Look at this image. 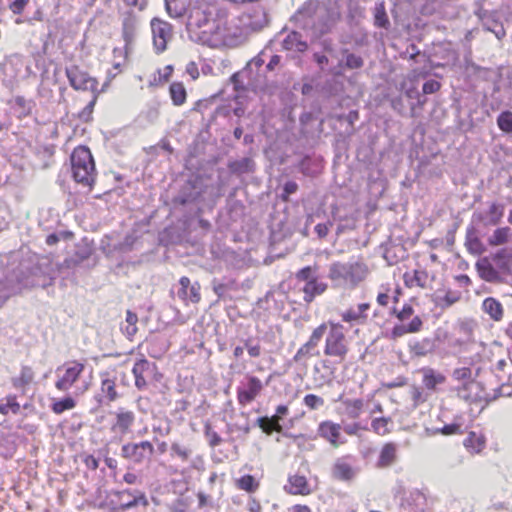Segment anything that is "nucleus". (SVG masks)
<instances>
[{
    "instance_id": "obj_29",
    "label": "nucleus",
    "mask_w": 512,
    "mask_h": 512,
    "mask_svg": "<svg viewBox=\"0 0 512 512\" xmlns=\"http://www.w3.org/2000/svg\"><path fill=\"white\" fill-rule=\"evenodd\" d=\"M333 476L339 480H350L354 477V471L344 459H338L333 465Z\"/></svg>"
},
{
    "instance_id": "obj_15",
    "label": "nucleus",
    "mask_w": 512,
    "mask_h": 512,
    "mask_svg": "<svg viewBox=\"0 0 512 512\" xmlns=\"http://www.w3.org/2000/svg\"><path fill=\"white\" fill-rule=\"evenodd\" d=\"M119 499L122 501L120 509L122 511L128 510L139 504L147 505V499L144 493L140 491L124 490L116 493Z\"/></svg>"
},
{
    "instance_id": "obj_4",
    "label": "nucleus",
    "mask_w": 512,
    "mask_h": 512,
    "mask_svg": "<svg viewBox=\"0 0 512 512\" xmlns=\"http://www.w3.org/2000/svg\"><path fill=\"white\" fill-rule=\"evenodd\" d=\"M226 11L216 1L196 0L189 10L187 28L192 32L208 28Z\"/></svg>"
},
{
    "instance_id": "obj_59",
    "label": "nucleus",
    "mask_w": 512,
    "mask_h": 512,
    "mask_svg": "<svg viewBox=\"0 0 512 512\" xmlns=\"http://www.w3.org/2000/svg\"><path fill=\"white\" fill-rule=\"evenodd\" d=\"M28 3H29V0H13L9 4V9L13 14L21 15L24 12Z\"/></svg>"
},
{
    "instance_id": "obj_40",
    "label": "nucleus",
    "mask_w": 512,
    "mask_h": 512,
    "mask_svg": "<svg viewBox=\"0 0 512 512\" xmlns=\"http://www.w3.org/2000/svg\"><path fill=\"white\" fill-rule=\"evenodd\" d=\"M75 406L76 401L74 400V398L71 396H67L63 399L54 401L51 408L55 414H62L66 410H71L75 408Z\"/></svg>"
},
{
    "instance_id": "obj_61",
    "label": "nucleus",
    "mask_w": 512,
    "mask_h": 512,
    "mask_svg": "<svg viewBox=\"0 0 512 512\" xmlns=\"http://www.w3.org/2000/svg\"><path fill=\"white\" fill-rule=\"evenodd\" d=\"M283 226H272V229L270 230V242L272 245L280 242L285 234L283 232Z\"/></svg>"
},
{
    "instance_id": "obj_51",
    "label": "nucleus",
    "mask_w": 512,
    "mask_h": 512,
    "mask_svg": "<svg viewBox=\"0 0 512 512\" xmlns=\"http://www.w3.org/2000/svg\"><path fill=\"white\" fill-rule=\"evenodd\" d=\"M303 403L311 410H318L324 405V399L320 396H317L315 394H307L304 399Z\"/></svg>"
},
{
    "instance_id": "obj_27",
    "label": "nucleus",
    "mask_w": 512,
    "mask_h": 512,
    "mask_svg": "<svg viewBox=\"0 0 512 512\" xmlns=\"http://www.w3.org/2000/svg\"><path fill=\"white\" fill-rule=\"evenodd\" d=\"M151 364L145 360H139L134 364L132 369V373L135 377V385L138 389H143L146 387L145 373L150 369Z\"/></svg>"
},
{
    "instance_id": "obj_1",
    "label": "nucleus",
    "mask_w": 512,
    "mask_h": 512,
    "mask_svg": "<svg viewBox=\"0 0 512 512\" xmlns=\"http://www.w3.org/2000/svg\"><path fill=\"white\" fill-rule=\"evenodd\" d=\"M241 39V28L229 20L227 11L198 33V40L211 48H233L241 43Z\"/></svg>"
},
{
    "instance_id": "obj_30",
    "label": "nucleus",
    "mask_w": 512,
    "mask_h": 512,
    "mask_svg": "<svg viewBox=\"0 0 512 512\" xmlns=\"http://www.w3.org/2000/svg\"><path fill=\"white\" fill-rule=\"evenodd\" d=\"M280 416L273 415L272 417H260L257 419V425L262 429V431L268 435H270L273 431L281 432L282 426L280 425Z\"/></svg>"
},
{
    "instance_id": "obj_63",
    "label": "nucleus",
    "mask_w": 512,
    "mask_h": 512,
    "mask_svg": "<svg viewBox=\"0 0 512 512\" xmlns=\"http://www.w3.org/2000/svg\"><path fill=\"white\" fill-rule=\"evenodd\" d=\"M405 325L409 333H417L421 330L423 322L419 316H415L410 323Z\"/></svg>"
},
{
    "instance_id": "obj_45",
    "label": "nucleus",
    "mask_w": 512,
    "mask_h": 512,
    "mask_svg": "<svg viewBox=\"0 0 512 512\" xmlns=\"http://www.w3.org/2000/svg\"><path fill=\"white\" fill-rule=\"evenodd\" d=\"M126 325L122 328L124 333L129 337H133L137 332V322L138 317L135 313L131 312L130 310L126 313Z\"/></svg>"
},
{
    "instance_id": "obj_39",
    "label": "nucleus",
    "mask_w": 512,
    "mask_h": 512,
    "mask_svg": "<svg viewBox=\"0 0 512 512\" xmlns=\"http://www.w3.org/2000/svg\"><path fill=\"white\" fill-rule=\"evenodd\" d=\"M33 379H34L33 370L28 366H24L21 369L20 376L17 378H14L12 380V383L15 388H23L26 385L30 384L33 381Z\"/></svg>"
},
{
    "instance_id": "obj_13",
    "label": "nucleus",
    "mask_w": 512,
    "mask_h": 512,
    "mask_svg": "<svg viewBox=\"0 0 512 512\" xmlns=\"http://www.w3.org/2000/svg\"><path fill=\"white\" fill-rule=\"evenodd\" d=\"M341 426L331 421H324L319 424L318 434L326 439L334 448L344 443L341 439Z\"/></svg>"
},
{
    "instance_id": "obj_25",
    "label": "nucleus",
    "mask_w": 512,
    "mask_h": 512,
    "mask_svg": "<svg viewBox=\"0 0 512 512\" xmlns=\"http://www.w3.org/2000/svg\"><path fill=\"white\" fill-rule=\"evenodd\" d=\"M326 289L327 284L319 282L317 278L309 280L303 287L304 301L308 303L312 302L316 296L324 293Z\"/></svg>"
},
{
    "instance_id": "obj_48",
    "label": "nucleus",
    "mask_w": 512,
    "mask_h": 512,
    "mask_svg": "<svg viewBox=\"0 0 512 512\" xmlns=\"http://www.w3.org/2000/svg\"><path fill=\"white\" fill-rule=\"evenodd\" d=\"M509 228L503 227L494 231L493 235L489 237V243L491 245H502L508 241Z\"/></svg>"
},
{
    "instance_id": "obj_41",
    "label": "nucleus",
    "mask_w": 512,
    "mask_h": 512,
    "mask_svg": "<svg viewBox=\"0 0 512 512\" xmlns=\"http://www.w3.org/2000/svg\"><path fill=\"white\" fill-rule=\"evenodd\" d=\"M497 125L502 132L512 133V112L509 110L502 111L497 117Z\"/></svg>"
},
{
    "instance_id": "obj_22",
    "label": "nucleus",
    "mask_w": 512,
    "mask_h": 512,
    "mask_svg": "<svg viewBox=\"0 0 512 512\" xmlns=\"http://www.w3.org/2000/svg\"><path fill=\"white\" fill-rule=\"evenodd\" d=\"M397 459V445L395 443H386L379 454L377 466L379 468H386L395 463Z\"/></svg>"
},
{
    "instance_id": "obj_53",
    "label": "nucleus",
    "mask_w": 512,
    "mask_h": 512,
    "mask_svg": "<svg viewBox=\"0 0 512 512\" xmlns=\"http://www.w3.org/2000/svg\"><path fill=\"white\" fill-rule=\"evenodd\" d=\"M364 61L361 56L349 53L345 58V67L348 69H359L363 66Z\"/></svg>"
},
{
    "instance_id": "obj_55",
    "label": "nucleus",
    "mask_w": 512,
    "mask_h": 512,
    "mask_svg": "<svg viewBox=\"0 0 512 512\" xmlns=\"http://www.w3.org/2000/svg\"><path fill=\"white\" fill-rule=\"evenodd\" d=\"M316 269L311 266H307L299 270L296 274V278L301 281H306V283L311 279H316L315 277Z\"/></svg>"
},
{
    "instance_id": "obj_35",
    "label": "nucleus",
    "mask_w": 512,
    "mask_h": 512,
    "mask_svg": "<svg viewBox=\"0 0 512 512\" xmlns=\"http://www.w3.org/2000/svg\"><path fill=\"white\" fill-rule=\"evenodd\" d=\"M345 413L349 418L356 419L360 416L364 403L361 399H346L343 402Z\"/></svg>"
},
{
    "instance_id": "obj_23",
    "label": "nucleus",
    "mask_w": 512,
    "mask_h": 512,
    "mask_svg": "<svg viewBox=\"0 0 512 512\" xmlns=\"http://www.w3.org/2000/svg\"><path fill=\"white\" fill-rule=\"evenodd\" d=\"M137 16L133 11H128L124 14L122 20V36L126 43H130L136 32Z\"/></svg>"
},
{
    "instance_id": "obj_10",
    "label": "nucleus",
    "mask_w": 512,
    "mask_h": 512,
    "mask_svg": "<svg viewBox=\"0 0 512 512\" xmlns=\"http://www.w3.org/2000/svg\"><path fill=\"white\" fill-rule=\"evenodd\" d=\"M247 382L243 387L238 388L237 398L241 405L245 406L251 403L262 391L263 384L255 376H247Z\"/></svg>"
},
{
    "instance_id": "obj_19",
    "label": "nucleus",
    "mask_w": 512,
    "mask_h": 512,
    "mask_svg": "<svg viewBox=\"0 0 512 512\" xmlns=\"http://www.w3.org/2000/svg\"><path fill=\"white\" fill-rule=\"evenodd\" d=\"M435 350L434 340L430 338H424L418 341L411 342L409 344V352L411 357H425Z\"/></svg>"
},
{
    "instance_id": "obj_57",
    "label": "nucleus",
    "mask_w": 512,
    "mask_h": 512,
    "mask_svg": "<svg viewBox=\"0 0 512 512\" xmlns=\"http://www.w3.org/2000/svg\"><path fill=\"white\" fill-rule=\"evenodd\" d=\"M441 432L444 435H453V434H461L463 432L462 425L458 423H451L445 425L441 429H437L435 433Z\"/></svg>"
},
{
    "instance_id": "obj_64",
    "label": "nucleus",
    "mask_w": 512,
    "mask_h": 512,
    "mask_svg": "<svg viewBox=\"0 0 512 512\" xmlns=\"http://www.w3.org/2000/svg\"><path fill=\"white\" fill-rule=\"evenodd\" d=\"M414 313V310L412 308V306L410 305H405L402 310H400L399 312L396 313V316L397 318L400 320V321H405L407 319H409Z\"/></svg>"
},
{
    "instance_id": "obj_62",
    "label": "nucleus",
    "mask_w": 512,
    "mask_h": 512,
    "mask_svg": "<svg viewBox=\"0 0 512 512\" xmlns=\"http://www.w3.org/2000/svg\"><path fill=\"white\" fill-rule=\"evenodd\" d=\"M298 190V184L294 181H288L283 187L282 199L284 201L289 200V196Z\"/></svg>"
},
{
    "instance_id": "obj_7",
    "label": "nucleus",
    "mask_w": 512,
    "mask_h": 512,
    "mask_svg": "<svg viewBox=\"0 0 512 512\" xmlns=\"http://www.w3.org/2000/svg\"><path fill=\"white\" fill-rule=\"evenodd\" d=\"M66 76L73 89L91 91L93 93L92 100L88 104V107L92 109L97 101L98 81L91 77L86 71L82 70L78 65H72L66 68Z\"/></svg>"
},
{
    "instance_id": "obj_3",
    "label": "nucleus",
    "mask_w": 512,
    "mask_h": 512,
    "mask_svg": "<svg viewBox=\"0 0 512 512\" xmlns=\"http://www.w3.org/2000/svg\"><path fill=\"white\" fill-rule=\"evenodd\" d=\"M368 266L361 261L334 262L329 266L328 278L335 287L353 289L366 279Z\"/></svg>"
},
{
    "instance_id": "obj_14",
    "label": "nucleus",
    "mask_w": 512,
    "mask_h": 512,
    "mask_svg": "<svg viewBox=\"0 0 512 512\" xmlns=\"http://www.w3.org/2000/svg\"><path fill=\"white\" fill-rule=\"evenodd\" d=\"M181 288L178 291V296L182 300L198 303L201 299L200 285L198 282L191 284L188 277H182L179 281Z\"/></svg>"
},
{
    "instance_id": "obj_60",
    "label": "nucleus",
    "mask_w": 512,
    "mask_h": 512,
    "mask_svg": "<svg viewBox=\"0 0 512 512\" xmlns=\"http://www.w3.org/2000/svg\"><path fill=\"white\" fill-rule=\"evenodd\" d=\"M441 83L437 80H428L423 84L422 91L424 94H433L440 90Z\"/></svg>"
},
{
    "instance_id": "obj_50",
    "label": "nucleus",
    "mask_w": 512,
    "mask_h": 512,
    "mask_svg": "<svg viewBox=\"0 0 512 512\" xmlns=\"http://www.w3.org/2000/svg\"><path fill=\"white\" fill-rule=\"evenodd\" d=\"M9 411L13 414H18L20 411V404L16 401L15 396L7 397V402L5 404H0V413L6 415Z\"/></svg>"
},
{
    "instance_id": "obj_54",
    "label": "nucleus",
    "mask_w": 512,
    "mask_h": 512,
    "mask_svg": "<svg viewBox=\"0 0 512 512\" xmlns=\"http://www.w3.org/2000/svg\"><path fill=\"white\" fill-rule=\"evenodd\" d=\"M205 437L212 448L222 443V438L211 428L210 425L205 426Z\"/></svg>"
},
{
    "instance_id": "obj_2",
    "label": "nucleus",
    "mask_w": 512,
    "mask_h": 512,
    "mask_svg": "<svg viewBox=\"0 0 512 512\" xmlns=\"http://www.w3.org/2000/svg\"><path fill=\"white\" fill-rule=\"evenodd\" d=\"M73 180L81 186L92 190L97 180V169L94 157L87 146L75 147L70 156Z\"/></svg>"
},
{
    "instance_id": "obj_17",
    "label": "nucleus",
    "mask_w": 512,
    "mask_h": 512,
    "mask_svg": "<svg viewBox=\"0 0 512 512\" xmlns=\"http://www.w3.org/2000/svg\"><path fill=\"white\" fill-rule=\"evenodd\" d=\"M285 490L294 495H308L311 492L306 477L298 474L289 477Z\"/></svg>"
},
{
    "instance_id": "obj_34",
    "label": "nucleus",
    "mask_w": 512,
    "mask_h": 512,
    "mask_svg": "<svg viewBox=\"0 0 512 512\" xmlns=\"http://www.w3.org/2000/svg\"><path fill=\"white\" fill-rule=\"evenodd\" d=\"M101 392L108 402L115 401L118 398L115 380L111 379L107 375L103 376L101 380Z\"/></svg>"
},
{
    "instance_id": "obj_43",
    "label": "nucleus",
    "mask_w": 512,
    "mask_h": 512,
    "mask_svg": "<svg viewBox=\"0 0 512 512\" xmlns=\"http://www.w3.org/2000/svg\"><path fill=\"white\" fill-rule=\"evenodd\" d=\"M327 331V325L321 324L317 328H315L309 338V340L305 343L312 351L315 352L316 347L318 346L319 342L323 338Z\"/></svg>"
},
{
    "instance_id": "obj_20",
    "label": "nucleus",
    "mask_w": 512,
    "mask_h": 512,
    "mask_svg": "<svg viewBox=\"0 0 512 512\" xmlns=\"http://www.w3.org/2000/svg\"><path fill=\"white\" fill-rule=\"evenodd\" d=\"M165 9L171 18L183 17L191 8L192 0H164Z\"/></svg>"
},
{
    "instance_id": "obj_33",
    "label": "nucleus",
    "mask_w": 512,
    "mask_h": 512,
    "mask_svg": "<svg viewBox=\"0 0 512 512\" xmlns=\"http://www.w3.org/2000/svg\"><path fill=\"white\" fill-rule=\"evenodd\" d=\"M171 457H177L182 462H188L193 454V449L190 445L180 442H173L170 447Z\"/></svg>"
},
{
    "instance_id": "obj_26",
    "label": "nucleus",
    "mask_w": 512,
    "mask_h": 512,
    "mask_svg": "<svg viewBox=\"0 0 512 512\" xmlns=\"http://www.w3.org/2000/svg\"><path fill=\"white\" fill-rule=\"evenodd\" d=\"M169 95L174 106H182L187 100V91L182 82L175 81L169 86Z\"/></svg>"
},
{
    "instance_id": "obj_24",
    "label": "nucleus",
    "mask_w": 512,
    "mask_h": 512,
    "mask_svg": "<svg viewBox=\"0 0 512 512\" xmlns=\"http://www.w3.org/2000/svg\"><path fill=\"white\" fill-rule=\"evenodd\" d=\"M9 104L12 109L15 111L17 118L23 119L29 116L32 112L33 102L31 100H27L23 96L14 97Z\"/></svg>"
},
{
    "instance_id": "obj_6",
    "label": "nucleus",
    "mask_w": 512,
    "mask_h": 512,
    "mask_svg": "<svg viewBox=\"0 0 512 512\" xmlns=\"http://www.w3.org/2000/svg\"><path fill=\"white\" fill-rule=\"evenodd\" d=\"M348 342L344 334L343 326L331 323L326 336L324 354L337 358L342 362L348 353Z\"/></svg>"
},
{
    "instance_id": "obj_31",
    "label": "nucleus",
    "mask_w": 512,
    "mask_h": 512,
    "mask_svg": "<svg viewBox=\"0 0 512 512\" xmlns=\"http://www.w3.org/2000/svg\"><path fill=\"white\" fill-rule=\"evenodd\" d=\"M421 372L423 374V384L427 389L433 390L445 381V377L432 368H423Z\"/></svg>"
},
{
    "instance_id": "obj_37",
    "label": "nucleus",
    "mask_w": 512,
    "mask_h": 512,
    "mask_svg": "<svg viewBox=\"0 0 512 512\" xmlns=\"http://www.w3.org/2000/svg\"><path fill=\"white\" fill-rule=\"evenodd\" d=\"M466 246L473 254H480L483 251V244L478 239L474 227L469 228L467 231Z\"/></svg>"
},
{
    "instance_id": "obj_42",
    "label": "nucleus",
    "mask_w": 512,
    "mask_h": 512,
    "mask_svg": "<svg viewBox=\"0 0 512 512\" xmlns=\"http://www.w3.org/2000/svg\"><path fill=\"white\" fill-rule=\"evenodd\" d=\"M327 331V325L321 324L317 328H315L309 338V340L305 343L312 351L315 352L316 347L318 346L319 342L323 338Z\"/></svg>"
},
{
    "instance_id": "obj_32",
    "label": "nucleus",
    "mask_w": 512,
    "mask_h": 512,
    "mask_svg": "<svg viewBox=\"0 0 512 512\" xmlns=\"http://www.w3.org/2000/svg\"><path fill=\"white\" fill-rule=\"evenodd\" d=\"M464 446L472 453H480L485 447V437L472 431L464 440Z\"/></svg>"
},
{
    "instance_id": "obj_21",
    "label": "nucleus",
    "mask_w": 512,
    "mask_h": 512,
    "mask_svg": "<svg viewBox=\"0 0 512 512\" xmlns=\"http://www.w3.org/2000/svg\"><path fill=\"white\" fill-rule=\"evenodd\" d=\"M482 310L496 322H500L504 317L503 305L494 297H487L483 300Z\"/></svg>"
},
{
    "instance_id": "obj_44",
    "label": "nucleus",
    "mask_w": 512,
    "mask_h": 512,
    "mask_svg": "<svg viewBox=\"0 0 512 512\" xmlns=\"http://www.w3.org/2000/svg\"><path fill=\"white\" fill-rule=\"evenodd\" d=\"M504 215V205L500 203H491L487 210V219L496 224L501 221Z\"/></svg>"
},
{
    "instance_id": "obj_56",
    "label": "nucleus",
    "mask_w": 512,
    "mask_h": 512,
    "mask_svg": "<svg viewBox=\"0 0 512 512\" xmlns=\"http://www.w3.org/2000/svg\"><path fill=\"white\" fill-rule=\"evenodd\" d=\"M318 355V352L312 351L306 344L302 345L298 351L296 352L294 356L295 362H302L304 359L313 356Z\"/></svg>"
},
{
    "instance_id": "obj_36",
    "label": "nucleus",
    "mask_w": 512,
    "mask_h": 512,
    "mask_svg": "<svg viewBox=\"0 0 512 512\" xmlns=\"http://www.w3.org/2000/svg\"><path fill=\"white\" fill-rule=\"evenodd\" d=\"M173 70L172 65H167L163 69H158L153 75V79L150 81L149 86L156 87L165 84L171 78Z\"/></svg>"
},
{
    "instance_id": "obj_5",
    "label": "nucleus",
    "mask_w": 512,
    "mask_h": 512,
    "mask_svg": "<svg viewBox=\"0 0 512 512\" xmlns=\"http://www.w3.org/2000/svg\"><path fill=\"white\" fill-rule=\"evenodd\" d=\"M84 364L71 361L59 366L56 369L57 381L55 387L63 392L74 388L75 396L83 395L89 389V383L82 381L81 376L84 371Z\"/></svg>"
},
{
    "instance_id": "obj_9",
    "label": "nucleus",
    "mask_w": 512,
    "mask_h": 512,
    "mask_svg": "<svg viewBox=\"0 0 512 512\" xmlns=\"http://www.w3.org/2000/svg\"><path fill=\"white\" fill-rule=\"evenodd\" d=\"M154 453V447L149 441L126 443L121 448V456L135 464H141Z\"/></svg>"
},
{
    "instance_id": "obj_8",
    "label": "nucleus",
    "mask_w": 512,
    "mask_h": 512,
    "mask_svg": "<svg viewBox=\"0 0 512 512\" xmlns=\"http://www.w3.org/2000/svg\"><path fill=\"white\" fill-rule=\"evenodd\" d=\"M153 48L157 54L166 51L168 43L173 39L174 28L171 23L159 17L150 21Z\"/></svg>"
},
{
    "instance_id": "obj_28",
    "label": "nucleus",
    "mask_w": 512,
    "mask_h": 512,
    "mask_svg": "<svg viewBox=\"0 0 512 512\" xmlns=\"http://www.w3.org/2000/svg\"><path fill=\"white\" fill-rule=\"evenodd\" d=\"M368 303H361L356 307H352L342 314V319L345 322H359L366 318V311L369 309Z\"/></svg>"
},
{
    "instance_id": "obj_38",
    "label": "nucleus",
    "mask_w": 512,
    "mask_h": 512,
    "mask_svg": "<svg viewBox=\"0 0 512 512\" xmlns=\"http://www.w3.org/2000/svg\"><path fill=\"white\" fill-rule=\"evenodd\" d=\"M237 488L249 493L255 492L259 487V482L252 475H244L236 480Z\"/></svg>"
},
{
    "instance_id": "obj_11",
    "label": "nucleus",
    "mask_w": 512,
    "mask_h": 512,
    "mask_svg": "<svg viewBox=\"0 0 512 512\" xmlns=\"http://www.w3.org/2000/svg\"><path fill=\"white\" fill-rule=\"evenodd\" d=\"M433 281L434 275L422 268L415 269L412 273L404 274V282L409 288L432 289Z\"/></svg>"
},
{
    "instance_id": "obj_47",
    "label": "nucleus",
    "mask_w": 512,
    "mask_h": 512,
    "mask_svg": "<svg viewBox=\"0 0 512 512\" xmlns=\"http://www.w3.org/2000/svg\"><path fill=\"white\" fill-rule=\"evenodd\" d=\"M374 23L377 27L380 28H387L389 26V19L383 3L375 7Z\"/></svg>"
},
{
    "instance_id": "obj_18",
    "label": "nucleus",
    "mask_w": 512,
    "mask_h": 512,
    "mask_svg": "<svg viewBox=\"0 0 512 512\" xmlns=\"http://www.w3.org/2000/svg\"><path fill=\"white\" fill-rule=\"evenodd\" d=\"M30 285H33V283L24 279H18L17 282L8 280L5 284L0 282V307L12 294L18 293L22 288H26Z\"/></svg>"
},
{
    "instance_id": "obj_52",
    "label": "nucleus",
    "mask_w": 512,
    "mask_h": 512,
    "mask_svg": "<svg viewBox=\"0 0 512 512\" xmlns=\"http://www.w3.org/2000/svg\"><path fill=\"white\" fill-rule=\"evenodd\" d=\"M72 237H73L72 232H70L68 230L60 231V232L52 233L49 236H47L46 243L48 245H54L57 242H59L60 240L67 241V240L72 239Z\"/></svg>"
},
{
    "instance_id": "obj_16",
    "label": "nucleus",
    "mask_w": 512,
    "mask_h": 512,
    "mask_svg": "<svg viewBox=\"0 0 512 512\" xmlns=\"http://www.w3.org/2000/svg\"><path fill=\"white\" fill-rule=\"evenodd\" d=\"M476 269L481 279L491 283L501 282L502 277L500 273L494 268L487 258L478 260L476 263Z\"/></svg>"
},
{
    "instance_id": "obj_58",
    "label": "nucleus",
    "mask_w": 512,
    "mask_h": 512,
    "mask_svg": "<svg viewBox=\"0 0 512 512\" xmlns=\"http://www.w3.org/2000/svg\"><path fill=\"white\" fill-rule=\"evenodd\" d=\"M453 378L458 381L470 380L472 378V371L468 367L457 368L453 371Z\"/></svg>"
},
{
    "instance_id": "obj_12",
    "label": "nucleus",
    "mask_w": 512,
    "mask_h": 512,
    "mask_svg": "<svg viewBox=\"0 0 512 512\" xmlns=\"http://www.w3.org/2000/svg\"><path fill=\"white\" fill-rule=\"evenodd\" d=\"M135 422V414L124 408H119L115 413V422L111 426V430L115 433L125 435L131 431V427Z\"/></svg>"
},
{
    "instance_id": "obj_49",
    "label": "nucleus",
    "mask_w": 512,
    "mask_h": 512,
    "mask_svg": "<svg viewBox=\"0 0 512 512\" xmlns=\"http://www.w3.org/2000/svg\"><path fill=\"white\" fill-rule=\"evenodd\" d=\"M84 260V257L75 254L69 258H66L62 263L58 265V270L63 272L65 270H72L79 266Z\"/></svg>"
},
{
    "instance_id": "obj_46",
    "label": "nucleus",
    "mask_w": 512,
    "mask_h": 512,
    "mask_svg": "<svg viewBox=\"0 0 512 512\" xmlns=\"http://www.w3.org/2000/svg\"><path fill=\"white\" fill-rule=\"evenodd\" d=\"M390 424H391L390 418L380 417V418H375L372 421L371 427L375 433L383 436V435L388 434L391 431V429L389 427Z\"/></svg>"
}]
</instances>
